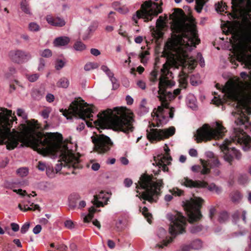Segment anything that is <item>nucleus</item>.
<instances>
[{"mask_svg": "<svg viewBox=\"0 0 251 251\" xmlns=\"http://www.w3.org/2000/svg\"><path fill=\"white\" fill-rule=\"evenodd\" d=\"M13 121L17 120L12 115V111L6 108L0 109V137L1 142L5 143L8 150H13L21 143L20 147L24 145L30 147L43 156L52 155L59 157L60 164L56 165V173L61 170L62 166L78 168L79 158L75 156L67 146L60 142L62 137L60 134L50 133L43 137L41 133L37 132V122L27 121L26 125H22L21 132H11L10 126Z\"/></svg>", "mask_w": 251, "mask_h": 251, "instance_id": "nucleus-1", "label": "nucleus"}, {"mask_svg": "<svg viewBox=\"0 0 251 251\" xmlns=\"http://www.w3.org/2000/svg\"><path fill=\"white\" fill-rule=\"evenodd\" d=\"M170 16L172 20L171 29L173 34L164 47V54L167 63L169 60L174 59L175 63L169 65L168 69L177 71L180 87L185 89L187 85L186 70L191 71L197 66L198 60L201 67L204 66V60L201 53H198L197 58L190 56L191 51L200 43L196 23L193 18H187L182 14V10L177 9Z\"/></svg>", "mask_w": 251, "mask_h": 251, "instance_id": "nucleus-2", "label": "nucleus"}, {"mask_svg": "<svg viewBox=\"0 0 251 251\" xmlns=\"http://www.w3.org/2000/svg\"><path fill=\"white\" fill-rule=\"evenodd\" d=\"M93 111L88 107L86 102L80 98L75 99L70 104L69 109L63 113V115L67 117V114H72L75 117L84 120L76 127L77 130L82 131L85 127V123L88 126L89 124L85 120V119H90L93 121L94 124L96 126L101 128L107 126H111L115 130L122 131L125 133L132 132L133 130V123L134 119L131 116L124 115V111L117 107L113 110L107 109L97 115V119L94 121L92 115Z\"/></svg>", "mask_w": 251, "mask_h": 251, "instance_id": "nucleus-3", "label": "nucleus"}, {"mask_svg": "<svg viewBox=\"0 0 251 251\" xmlns=\"http://www.w3.org/2000/svg\"><path fill=\"white\" fill-rule=\"evenodd\" d=\"M240 77L228 81L222 88V96L214 92V97L212 100L213 103L217 105L222 104L226 100V97L234 102L236 104L234 111L232 112L233 116H246L251 114V71L250 74L245 72L240 73Z\"/></svg>", "mask_w": 251, "mask_h": 251, "instance_id": "nucleus-4", "label": "nucleus"}, {"mask_svg": "<svg viewBox=\"0 0 251 251\" xmlns=\"http://www.w3.org/2000/svg\"><path fill=\"white\" fill-rule=\"evenodd\" d=\"M174 59H170L167 64L163 65L161 69L158 87L152 88L153 95L159 99L161 102V105L153 109L151 113L152 120L151 126H163L168 123L169 118H173L174 116V110L169 107L168 101L179 95L180 90L176 89L172 93L166 89L175 85V82L172 78L174 77L173 75L176 72L172 73L168 69L169 65L171 64H174Z\"/></svg>", "mask_w": 251, "mask_h": 251, "instance_id": "nucleus-5", "label": "nucleus"}, {"mask_svg": "<svg viewBox=\"0 0 251 251\" xmlns=\"http://www.w3.org/2000/svg\"><path fill=\"white\" fill-rule=\"evenodd\" d=\"M235 118V126L233 128V133L229 138L226 139L220 145V149L223 154V158L225 161L231 164L234 158L240 160L242 154L239 150L234 147H230L231 142L240 144L242 146L244 151H248L251 147V138L244 131L248 125V117L234 116Z\"/></svg>", "mask_w": 251, "mask_h": 251, "instance_id": "nucleus-6", "label": "nucleus"}, {"mask_svg": "<svg viewBox=\"0 0 251 251\" xmlns=\"http://www.w3.org/2000/svg\"><path fill=\"white\" fill-rule=\"evenodd\" d=\"M135 184L136 197L151 203L156 201L163 184L162 179H156L152 176L144 174L141 176L138 184Z\"/></svg>", "mask_w": 251, "mask_h": 251, "instance_id": "nucleus-7", "label": "nucleus"}, {"mask_svg": "<svg viewBox=\"0 0 251 251\" xmlns=\"http://www.w3.org/2000/svg\"><path fill=\"white\" fill-rule=\"evenodd\" d=\"M226 132V128L219 122L212 123L211 126L208 124H204L197 129L195 134V140L199 143L212 139H218L222 138Z\"/></svg>", "mask_w": 251, "mask_h": 251, "instance_id": "nucleus-8", "label": "nucleus"}, {"mask_svg": "<svg viewBox=\"0 0 251 251\" xmlns=\"http://www.w3.org/2000/svg\"><path fill=\"white\" fill-rule=\"evenodd\" d=\"M249 32L246 37V43L241 46L236 53V56L231 58L230 62L236 68L240 62L243 68L251 69V24L249 25Z\"/></svg>", "mask_w": 251, "mask_h": 251, "instance_id": "nucleus-9", "label": "nucleus"}, {"mask_svg": "<svg viewBox=\"0 0 251 251\" xmlns=\"http://www.w3.org/2000/svg\"><path fill=\"white\" fill-rule=\"evenodd\" d=\"M162 2L158 4L151 0L145 1L142 5L141 10H138L133 15L132 20L136 24L138 19L143 18L145 22L151 21L163 11L161 5Z\"/></svg>", "mask_w": 251, "mask_h": 251, "instance_id": "nucleus-10", "label": "nucleus"}, {"mask_svg": "<svg viewBox=\"0 0 251 251\" xmlns=\"http://www.w3.org/2000/svg\"><path fill=\"white\" fill-rule=\"evenodd\" d=\"M202 201L200 198L194 197L190 199L189 200L183 201V207L189 217L190 223L197 221L201 217L200 208Z\"/></svg>", "mask_w": 251, "mask_h": 251, "instance_id": "nucleus-11", "label": "nucleus"}, {"mask_svg": "<svg viewBox=\"0 0 251 251\" xmlns=\"http://www.w3.org/2000/svg\"><path fill=\"white\" fill-rule=\"evenodd\" d=\"M167 217L171 222L169 233L172 236L175 237L177 234L185 232L186 218L181 213L176 212L175 214L169 213Z\"/></svg>", "mask_w": 251, "mask_h": 251, "instance_id": "nucleus-12", "label": "nucleus"}, {"mask_svg": "<svg viewBox=\"0 0 251 251\" xmlns=\"http://www.w3.org/2000/svg\"><path fill=\"white\" fill-rule=\"evenodd\" d=\"M175 132V128L173 126L162 129L150 128L147 130V137L151 142L160 141L168 138L173 135Z\"/></svg>", "mask_w": 251, "mask_h": 251, "instance_id": "nucleus-13", "label": "nucleus"}, {"mask_svg": "<svg viewBox=\"0 0 251 251\" xmlns=\"http://www.w3.org/2000/svg\"><path fill=\"white\" fill-rule=\"evenodd\" d=\"M233 12L230 14L233 19H238L242 13L251 12V0H232Z\"/></svg>", "mask_w": 251, "mask_h": 251, "instance_id": "nucleus-14", "label": "nucleus"}, {"mask_svg": "<svg viewBox=\"0 0 251 251\" xmlns=\"http://www.w3.org/2000/svg\"><path fill=\"white\" fill-rule=\"evenodd\" d=\"M94 144L95 150L98 153H104L110 150L112 145L110 139L103 134L97 135L91 137Z\"/></svg>", "mask_w": 251, "mask_h": 251, "instance_id": "nucleus-15", "label": "nucleus"}, {"mask_svg": "<svg viewBox=\"0 0 251 251\" xmlns=\"http://www.w3.org/2000/svg\"><path fill=\"white\" fill-rule=\"evenodd\" d=\"M180 183L181 185L189 188H200L206 187L208 190L214 192L217 194L222 192V189L221 187L217 186L215 183H212L208 184L201 181H193L187 177L183 178Z\"/></svg>", "mask_w": 251, "mask_h": 251, "instance_id": "nucleus-16", "label": "nucleus"}, {"mask_svg": "<svg viewBox=\"0 0 251 251\" xmlns=\"http://www.w3.org/2000/svg\"><path fill=\"white\" fill-rule=\"evenodd\" d=\"M166 154H160L154 157V162L152 163L153 165L157 166L159 168L158 171L161 169L164 172L168 171L167 165H169L172 160L171 156L168 154L170 151L168 147H166L164 149Z\"/></svg>", "mask_w": 251, "mask_h": 251, "instance_id": "nucleus-17", "label": "nucleus"}, {"mask_svg": "<svg viewBox=\"0 0 251 251\" xmlns=\"http://www.w3.org/2000/svg\"><path fill=\"white\" fill-rule=\"evenodd\" d=\"M8 55L13 62L18 64L26 62L31 58L29 52L20 50H12L9 51Z\"/></svg>", "mask_w": 251, "mask_h": 251, "instance_id": "nucleus-18", "label": "nucleus"}, {"mask_svg": "<svg viewBox=\"0 0 251 251\" xmlns=\"http://www.w3.org/2000/svg\"><path fill=\"white\" fill-rule=\"evenodd\" d=\"M157 243L156 245V247L159 248H163L166 246L169 243L172 241V238L167 235V231L164 228L159 227L157 231Z\"/></svg>", "mask_w": 251, "mask_h": 251, "instance_id": "nucleus-19", "label": "nucleus"}, {"mask_svg": "<svg viewBox=\"0 0 251 251\" xmlns=\"http://www.w3.org/2000/svg\"><path fill=\"white\" fill-rule=\"evenodd\" d=\"M108 199V193L101 191L94 196V199L92 200L91 202L94 205L97 207H102L107 204Z\"/></svg>", "mask_w": 251, "mask_h": 251, "instance_id": "nucleus-20", "label": "nucleus"}, {"mask_svg": "<svg viewBox=\"0 0 251 251\" xmlns=\"http://www.w3.org/2000/svg\"><path fill=\"white\" fill-rule=\"evenodd\" d=\"M47 23L52 26L62 27L65 25L66 22L64 20L60 17H53L49 15L46 17Z\"/></svg>", "mask_w": 251, "mask_h": 251, "instance_id": "nucleus-21", "label": "nucleus"}, {"mask_svg": "<svg viewBox=\"0 0 251 251\" xmlns=\"http://www.w3.org/2000/svg\"><path fill=\"white\" fill-rule=\"evenodd\" d=\"M201 166L200 165H194L191 167V171L193 172H200L201 175H206L210 173V170L209 168L205 166V163L204 160H201Z\"/></svg>", "mask_w": 251, "mask_h": 251, "instance_id": "nucleus-22", "label": "nucleus"}, {"mask_svg": "<svg viewBox=\"0 0 251 251\" xmlns=\"http://www.w3.org/2000/svg\"><path fill=\"white\" fill-rule=\"evenodd\" d=\"M186 103L188 107L193 110H196L198 108L197 100L195 96L191 94H189L186 98Z\"/></svg>", "mask_w": 251, "mask_h": 251, "instance_id": "nucleus-23", "label": "nucleus"}, {"mask_svg": "<svg viewBox=\"0 0 251 251\" xmlns=\"http://www.w3.org/2000/svg\"><path fill=\"white\" fill-rule=\"evenodd\" d=\"M202 247V243L199 239H196L193 241L189 246L185 245L182 247V251H188L191 248L194 250L201 249Z\"/></svg>", "mask_w": 251, "mask_h": 251, "instance_id": "nucleus-24", "label": "nucleus"}, {"mask_svg": "<svg viewBox=\"0 0 251 251\" xmlns=\"http://www.w3.org/2000/svg\"><path fill=\"white\" fill-rule=\"evenodd\" d=\"M70 41V39L67 36H60L56 38L53 44L54 47H60L67 45Z\"/></svg>", "mask_w": 251, "mask_h": 251, "instance_id": "nucleus-25", "label": "nucleus"}, {"mask_svg": "<svg viewBox=\"0 0 251 251\" xmlns=\"http://www.w3.org/2000/svg\"><path fill=\"white\" fill-rule=\"evenodd\" d=\"M204 161L205 163V166L209 169L210 168H218L221 165V162L216 156L211 159L204 160Z\"/></svg>", "mask_w": 251, "mask_h": 251, "instance_id": "nucleus-26", "label": "nucleus"}, {"mask_svg": "<svg viewBox=\"0 0 251 251\" xmlns=\"http://www.w3.org/2000/svg\"><path fill=\"white\" fill-rule=\"evenodd\" d=\"M172 194H168L165 196L164 199L166 201H170L173 199L172 195H176L180 196L182 195L183 191L177 188H173L172 190H170Z\"/></svg>", "mask_w": 251, "mask_h": 251, "instance_id": "nucleus-27", "label": "nucleus"}, {"mask_svg": "<svg viewBox=\"0 0 251 251\" xmlns=\"http://www.w3.org/2000/svg\"><path fill=\"white\" fill-rule=\"evenodd\" d=\"M105 73L109 77L110 81L112 84L113 89H117L119 86V84L118 82L117 79L114 76L113 73L111 71L110 69Z\"/></svg>", "mask_w": 251, "mask_h": 251, "instance_id": "nucleus-28", "label": "nucleus"}, {"mask_svg": "<svg viewBox=\"0 0 251 251\" xmlns=\"http://www.w3.org/2000/svg\"><path fill=\"white\" fill-rule=\"evenodd\" d=\"M241 213H242V218L243 221L245 223H246V216L247 212L245 210H241V209L236 211L233 214L232 217L233 222L236 223L237 221V220L239 218V215H240Z\"/></svg>", "mask_w": 251, "mask_h": 251, "instance_id": "nucleus-29", "label": "nucleus"}, {"mask_svg": "<svg viewBox=\"0 0 251 251\" xmlns=\"http://www.w3.org/2000/svg\"><path fill=\"white\" fill-rule=\"evenodd\" d=\"M45 92L43 89H35L31 92L32 97L36 100H41L44 96Z\"/></svg>", "mask_w": 251, "mask_h": 251, "instance_id": "nucleus-30", "label": "nucleus"}, {"mask_svg": "<svg viewBox=\"0 0 251 251\" xmlns=\"http://www.w3.org/2000/svg\"><path fill=\"white\" fill-rule=\"evenodd\" d=\"M37 168L41 171L46 170V174L50 177H53L52 174H49V171L50 170V167L48 166L46 163L42 161H39L38 163Z\"/></svg>", "mask_w": 251, "mask_h": 251, "instance_id": "nucleus-31", "label": "nucleus"}, {"mask_svg": "<svg viewBox=\"0 0 251 251\" xmlns=\"http://www.w3.org/2000/svg\"><path fill=\"white\" fill-rule=\"evenodd\" d=\"M98 26V22L95 21L92 23L91 25L89 26L87 34H84L82 38L83 40H86L89 38V34L91 32L96 30Z\"/></svg>", "mask_w": 251, "mask_h": 251, "instance_id": "nucleus-32", "label": "nucleus"}, {"mask_svg": "<svg viewBox=\"0 0 251 251\" xmlns=\"http://www.w3.org/2000/svg\"><path fill=\"white\" fill-rule=\"evenodd\" d=\"M21 8L25 14L28 15H32V12L26 0H22L21 2Z\"/></svg>", "mask_w": 251, "mask_h": 251, "instance_id": "nucleus-33", "label": "nucleus"}, {"mask_svg": "<svg viewBox=\"0 0 251 251\" xmlns=\"http://www.w3.org/2000/svg\"><path fill=\"white\" fill-rule=\"evenodd\" d=\"M126 219H119L115 223L116 229L118 231H121L126 227Z\"/></svg>", "mask_w": 251, "mask_h": 251, "instance_id": "nucleus-34", "label": "nucleus"}, {"mask_svg": "<svg viewBox=\"0 0 251 251\" xmlns=\"http://www.w3.org/2000/svg\"><path fill=\"white\" fill-rule=\"evenodd\" d=\"M96 209L94 206L89 208V213L83 217V221L85 223H88L93 218L94 214L96 212Z\"/></svg>", "mask_w": 251, "mask_h": 251, "instance_id": "nucleus-35", "label": "nucleus"}, {"mask_svg": "<svg viewBox=\"0 0 251 251\" xmlns=\"http://www.w3.org/2000/svg\"><path fill=\"white\" fill-rule=\"evenodd\" d=\"M146 104L147 101L146 99H143L141 101L139 110V113L140 115L145 114L149 112V109L146 106Z\"/></svg>", "mask_w": 251, "mask_h": 251, "instance_id": "nucleus-36", "label": "nucleus"}, {"mask_svg": "<svg viewBox=\"0 0 251 251\" xmlns=\"http://www.w3.org/2000/svg\"><path fill=\"white\" fill-rule=\"evenodd\" d=\"M230 197L233 202H239L242 199V196L238 191H234L231 193Z\"/></svg>", "mask_w": 251, "mask_h": 251, "instance_id": "nucleus-37", "label": "nucleus"}, {"mask_svg": "<svg viewBox=\"0 0 251 251\" xmlns=\"http://www.w3.org/2000/svg\"><path fill=\"white\" fill-rule=\"evenodd\" d=\"M208 0H196V5L195 9L199 13H201L203 8L204 5L208 1Z\"/></svg>", "mask_w": 251, "mask_h": 251, "instance_id": "nucleus-38", "label": "nucleus"}, {"mask_svg": "<svg viewBox=\"0 0 251 251\" xmlns=\"http://www.w3.org/2000/svg\"><path fill=\"white\" fill-rule=\"evenodd\" d=\"M69 85L68 79L65 77L60 78L57 82V86L59 87L67 88Z\"/></svg>", "mask_w": 251, "mask_h": 251, "instance_id": "nucleus-39", "label": "nucleus"}, {"mask_svg": "<svg viewBox=\"0 0 251 251\" xmlns=\"http://www.w3.org/2000/svg\"><path fill=\"white\" fill-rule=\"evenodd\" d=\"M149 52L148 51H142L139 54V58H140L141 62L143 64L147 63L148 60V55Z\"/></svg>", "mask_w": 251, "mask_h": 251, "instance_id": "nucleus-40", "label": "nucleus"}, {"mask_svg": "<svg viewBox=\"0 0 251 251\" xmlns=\"http://www.w3.org/2000/svg\"><path fill=\"white\" fill-rule=\"evenodd\" d=\"M229 218L228 213L226 212L223 211L220 213L218 218V221L220 223H225Z\"/></svg>", "mask_w": 251, "mask_h": 251, "instance_id": "nucleus-41", "label": "nucleus"}, {"mask_svg": "<svg viewBox=\"0 0 251 251\" xmlns=\"http://www.w3.org/2000/svg\"><path fill=\"white\" fill-rule=\"evenodd\" d=\"M74 48L77 51H82L86 49V46L82 42L77 41L75 43Z\"/></svg>", "mask_w": 251, "mask_h": 251, "instance_id": "nucleus-42", "label": "nucleus"}, {"mask_svg": "<svg viewBox=\"0 0 251 251\" xmlns=\"http://www.w3.org/2000/svg\"><path fill=\"white\" fill-rule=\"evenodd\" d=\"M29 30L32 32H37L40 30V27L35 22L30 23L28 25Z\"/></svg>", "mask_w": 251, "mask_h": 251, "instance_id": "nucleus-43", "label": "nucleus"}, {"mask_svg": "<svg viewBox=\"0 0 251 251\" xmlns=\"http://www.w3.org/2000/svg\"><path fill=\"white\" fill-rule=\"evenodd\" d=\"M140 211L142 212L143 215L147 219L148 222L151 223V215L148 212V208L144 206L142 209H140Z\"/></svg>", "mask_w": 251, "mask_h": 251, "instance_id": "nucleus-44", "label": "nucleus"}, {"mask_svg": "<svg viewBox=\"0 0 251 251\" xmlns=\"http://www.w3.org/2000/svg\"><path fill=\"white\" fill-rule=\"evenodd\" d=\"M17 173L19 176L25 177L28 175V169L26 167L21 168L17 170Z\"/></svg>", "mask_w": 251, "mask_h": 251, "instance_id": "nucleus-45", "label": "nucleus"}, {"mask_svg": "<svg viewBox=\"0 0 251 251\" xmlns=\"http://www.w3.org/2000/svg\"><path fill=\"white\" fill-rule=\"evenodd\" d=\"M200 81L199 75L198 74L196 75H192L190 77V83L193 86L198 85Z\"/></svg>", "mask_w": 251, "mask_h": 251, "instance_id": "nucleus-46", "label": "nucleus"}, {"mask_svg": "<svg viewBox=\"0 0 251 251\" xmlns=\"http://www.w3.org/2000/svg\"><path fill=\"white\" fill-rule=\"evenodd\" d=\"M65 62L61 59H56L55 62V68L57 70H60L64 67Z\"/></svg>", "mask_w": 251, "mask_h": 251, "instance_id": "nucleus-47", "label": "nucleus"}, {"mask_svg": "<svg viewBox=\"0 0 251 251\" xmlns=\"http://www.w3.org/2000/svg\"><path fill=\"white\" fill-rule=\"evenodd\" d=\"M202 227L201 225H195L192 226L190 228V231L192 233L196 234L202 230Z\"/></svg>", "mask_w": 251, "mask_h": 251, "instance_id": "nucleus-48", "label": "nucleus"}, {"mask_svg": "<svg viewBox=\"0 0 251 251\" xmlns=\"http://www.w3.org/2000/svg\"><path fill=\"white\" fill-rule=\"evenodd\" d=\"M165 19L162 16H159L156 21V25L158 28H162L164 27Z\"/></svg>", "mask_w": 251, "mask_h": 251, "instance_id": "nucleus-49", "label": "nucleus"}, {"mask_svg": "<svg viewBox=\"0 0 251 251\" xmlns=\"http://www.w3.org/2000/svg\"><path fill=\"white\" fill-rule=\"evenodd\" d=\"M51 112V108L50 107L46 108L41 112V115L44 119H47Z\"/></svg>", "mask_w": 251, "mask_h": 251, "instance_id": "nucleus-50", "label": "nucleus"}, {"mask_svg": "<svg viewBox=\"0 0 251 251\" xmlns=\"http://www.w3.org/2000/svg\"><path fill=\"white\" fill-rule=\"evenodd\" d=\"M98 67V65L96 63H88L84 66V70L89 71L92 69H96Z\"/></svg>", "mask_w": 251, "mask_h": 251, "instance_id": "nucleus-51", "label": "nucleus"}, {"mask_svg": "<svg viewBox=\"0 0 251 251\" xmlns=\"http://www.w3.org/2000/svg\"><path fill=\"white\" fill-rule=\"evenodd\" d=\"M40 54L43 57L49 58L51 56L52 52L50 49H45L42 51H41Z\"/></svg>", "mask_w": 251, "mask_h": 251, "instance_id": "nucleus-52", "label": "nucleus"}, {"mask_svg": "<svg viewBox=\"0 0 251 251\" xmlns=\"http://www.w3.org/2000/svg\"><path fill=\"white\" fill-rule=\"evenodd\" d=\"M39 75H40L38 74H34L26 75V77L30 82H33L38 79Z\"/></svg>", "mask_w": 251, "mask_h": 251, "instance_id": "nucleus-53", "label": "nucleus"}, {"mask_svg": "<svg viewBox=\"0 0 251 251\" xmlns=\"http://www.w3.org/2000/svg\"><path fill=\"white\" fill-rule=\"evenodd\" d=\"M249 181V178L247 175L242 174L239 177V182L241 184H246Z\"/></svg>", "mask_w": 251, "mask_h": 251, "instance_id": "nucleus-54", "label": "nucleus"}, {"mask_svg": "<svg viewBox=\"0 0 251 251\" xmlns=\"http://www.w3.org/2000/svg\"><path fill=\"white\" fill-rule=\"evenodd\" d=\"M17 114L18 116L21 117L24 119H27V115L23 109L18 108L17 110Z\"/></svg>", "mask_w": 251, "mask_h": 251, "instance_id": "nucleus-55", "label": "nucleus"}, {"mask_svg": "<svg viewBox=\"0 0 251 251\" xmlns=\"http://www.w3.org/2000/svg\"><path fill=\"white\" fill-rule=\"evenodd\" d=\"M65 226L70 229H74L75 227V225L72 221L68 220L64 223Z\"/></svg>", "mask_w": 251, "mask_h": 251, "instance_id": "nucleus-56", "label": "nucleus"}, {"mask_svg": "<svg viewBox=\"0 0 251 251\" xmlns=\"http://www.w3.org/2000/svg\"><path fill=\"white\" fill-rule=\"evenodd\" d=\"M116 10L122 14H125L129 12L128 8L126 6H123L116 9Z\"/></svg>", "mask_w": 251, "mask_h": 251, "instance_id": "nucleus-57", "label": "nucleus"}, {"mask_svg": "<svg viewBox=\"0 0 251 251\" xmlns=\"http://www.w3.org/2000/svg\"><path fill=\"white\" fill-rule=\"evenodd\" d=\"M158 78V74L156 71H153L151 73L150 80L151 81L154 82H156Z\"/></svg>", "mask_w": 251, "mask_h": 251, "instance_id": "nucleus-58", "label": "nucleus"}, {"mask_svg": "<svg viewBox=\"0 0 251 251\" xmlns=\"http://www.w3.org/2000/svg\"><path fill=\"white\" fill-rule=\"evenodd\" d=\"M29 226L30 223L28 222L25 223L22 226L21 229V232L23 234L26 233L28 230Z\"/></svg>", "mask_w": 251, "mask_h": 251, "instance_id": "nucleus-59", "label": "nucleus"}, {"mask_svg": "<svg viewBox=\"0 0 251 251\" xmlns=\"http://www.w3.org/2000/svg\"><path fill=\"white\" fill-rule=\"evenodd\" d=\"M45 66V61L43 58H40L39 63L38 67V70L39 71H42Z\"/></svg>", "mask_w": 251, "mask_h": 251, "instance_id": "nucleus-60", "label": "nucleus"}, {"mask_svg": "<svg viewBox=\"0 0 251 251\" xmlns=\"http://www.w3.org/2000/svg\"><path fill=\"white\" fill-rule=\"evenodd\" d=\"M137 85L139 88H141L142 90H145L146 88V83L142 80H139L137 81Z\"/></svg>", "mask_w": 251, "mask_h": 251, "instance_id": "nucleus-61", "label": "nucleus"}, {"mask_svg": "<svg viewBox=\"0 0 251 251\" xmlns=\"http://www.w3.org/2000/svg\"><path fill=\"white\" fill-rule=\"evenodd\" d=\"M46 100L50 103L53 102L54 100V95L50 93L47 94L46 96Z\"/></svg>", "mask_w": 251, "mask_h": 251, "instance_id": "nucleus-62", "label": "nucleus"}, {"mask_svg": "<svg viewBox=\"0 0 251 251\" xmlns=\"http://www.w3.org/2000/svg\"><path fill=\"white\" fill-rule=\"evenodd\" d=\"M18 207L20 208V209L21 210L23 211H26L28 210H30V209H32V207L28 206V205L27 204L26 205L25 204L23 207L22 204H19L18 205Z\"/></svg>", "mask_w": 251, "mask_h": 251, "instance_id": "nucleus-63", "label": "nucleus"}, {"mask_svg": "<svg viewBox=\"0 0 251 251\" xmlns=\"http://www.w3.org/2000/svg\"><path fill=\"white\" fill-rule=\"evenodd\" d=\"M42 229L41 226L40 225H36L33 229V232L35 234H37L39 233Z\"/></svg>", "mask_w": 251, "mask_h": 251, "instance_id": "nucleus-64", "label": "nucleus"}]
</instances>
